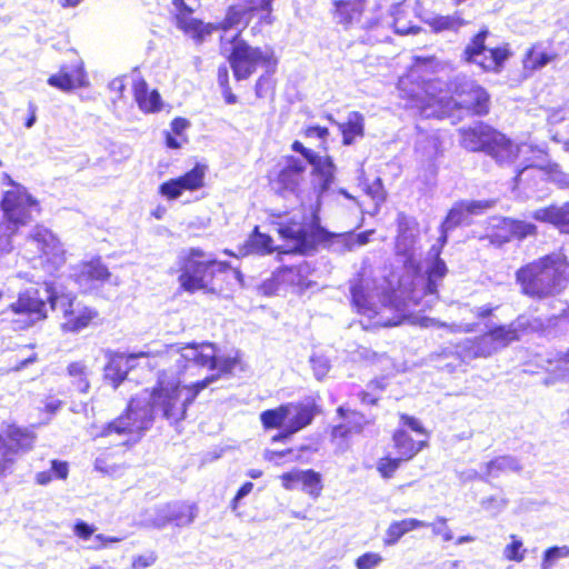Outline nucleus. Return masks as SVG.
Wrapping results in <instances>:
<instances>
[{"mask_svg": "<svg viewBox=\"0 0 569 569\" xmlns=\"http://www.w3.org/2000/svg\"><path fill=\"white\" fill-rule=\"evenodd\" d=\"M427 526H429L428 522L415 518L393 521L386 531L385 545L393 546L403 535L418 528H426Z\"/></svg>", "mask_w": 569, "mask_h": 569, "instance_id": "c85d7f7f", "label": "nucleus"}, {"mask_svg": "<svg viewBox=\"0 0 569 569\" xmlns=\"http://www.w3.org/2000/svg\"><path fill=\"white\" fill-rule=\"evenodd\" d=\"M333 18L337 23L349 28L358 23L365 10L363 0H336Z\"/></svg>", "mask_w": 569, "mask_h": 569, "instance_id": "b1692460", "label": "nucleus"}, {"mask_svg": "<svg viewBox=\"0 0 569 569\" xmlns=\"http://www.w3.org/2000/svg\"><path fill=\"white\" fill-rule=\"evenodd\" d=\"M526 327V321L518 318L516 321L507 326H496L489 330L497 348L503 349L513 341L519 340L520 331Z\"/></svg>", "mask_w": 569, "mask_h": 569, "instance_id": "bb28decb", "label": "nucleus"}, {"mask_svg": "<svg viewBox=\"0 0 569 569\" xmlns=\"http://www.w3.org/2000/svg\"><path fill=\"white\" fill-rule=\"evenodd\" d=\"M279 167L276 177L271 179L272 189L283 197L298 194L306 171L305 161L290 156L284 159L283 164L279 163Z\"/></svg>", "mask_w": 569, "mask_h": 569, "instance_id": "4468645a", "label": "nucleus"}, {"mask_svg": "<svg viewBox=\"0 0 569 569\" xmlns=\"http://www.w3.org/2000/svg\"><path fill=\"white\" fill-rule=\"evenodd\" d=\"M250 11L242 6H231L226 18L218 26H213V30L222 29L226 32L230 29L238 28Z\"/></svg>", "mask_w": 569, "mask_h": 569, "instance_id": "a19ab883", "label": "nucleus"}, {"mask_svg": "<svg viewBox=\"0 0 569 569\" xmlns=\"http://www.w3.org/2000/svg\"><path fill=\"white\" fill-rule=\"evenodd\" d=\"M52 472L58 479H66L68 477V465L64 461L52 460L51 470L40 471L36 475V482L41 486L48 485L52 480Z\"/></svg>", "mask_w": 569, "mask_h": 569, "instance_id": "c03bdc74", "label": "nucleus"}, {"mask_svg": "<svg viewBox=\"0 0 569 569\" xmlns=\"http://www.w3.org/2000/svg\"><path fill=\"white\" fill-rule=\"evenodd\" d=\"M397 221L399 233L397 237L396 249L398 253L409 256L415 243V236L411 230L413 221L403 213L398 214Z\"/></svg>", "mask_w": 569, "mask_h": 569, "instance_id": "473e14b6", "label": "nucleus"}, {"mask_svg": "<svg viewBox=\"0 0 569 569\" xmlns=\"http://www.w3.org/2000/svg\"><path fill=\"white\" fill-rule=\"evenodd\" d=\"M47 301L51 309L63 313L64 322L61 325L66 332H79L87 328L98 317V312L82 305L70 295H57L46 284L44 296L38 289H27L21 292L18 300L10 305L17 318L11 319L14 330L30 328L36 322L47 318Z\"/></svg>", "mask_w": 569, "mask_h": 569, "instance_id": "7ed1b4c3", "label": "nucleus"}, {"mask_svg": "<svg viewBox=\"0 0 569 569\" xmlns=\"http://www.w3.org/2000/svg\"><path fill=\"white\" fill-rule=\"evenodd\" d=\"M465 21L458 16H440L431 20L430 26L437 32L443 30H458Z\"/></svg>", "mask_w": 569, "mask_h": 569, "instance_id": "a18cd8bd", "label": "nucleus"}, {"mask_svg": "<svg viewBox=\"0 0 569 569\" xmlns=\"http://www.w3.org/2000/svg\"><path fill=\"white\" fill-rule=\"evenodd\" d=\"M351 301L357 311L372 320L373 326L393 327L405 318V305L396 292H386L377 306L373 297L367 291L362 279H356L350 287Z\"/></svg>", "mask_w": 569, "mask_h": 569, "instance_id": "423d86ee", "label": "nucleus"}, {"mask_svg": "<svg viewBox=\"0 0 569 569\" xmlns=\"http://www.w3.org/2000/svg\"><path fill=\"white\" fill-rule=\"evenodd\" d=\"M67 373L72 386L80 392L87 393L90 389L89 376L91 373L83 360L73 361L68 365Z\"/></svg>", "mask_w": 569, "mask_h": 569, "instance_id": "f704fd0d", "label": "nucleus"}, {"mask_svg": "<svg viewBox=\"0 0 569 569\" xmlns=\"http://www.w3.org/2000/svg\"><path fill=\"white\" fill-rule=\"evenodd\" d=\"M556 58V54H549L546 51L540 50L539 47L535 46L529 49L526 53L523 66L528 70H538L546 67Z\"/></svg>", "mask_w": 569, "mask_h": 569, "instance_id": "ea45409f", "label": "nucleus"}, {"mask_svg": "<svg viewBox=\"0 0 569 569\" xmlns=\"http://www.w3.org/2000/svg\"><path fill=\"white\" fill-rule=\"evenodd\" d=\"M272 239L266 233L259 232L258 227L254 228L253 232L250 234L249 239L244 244V253H257V254H268L272 252Z\"/></svg>", "mask_w": 569, "mask_h": 569, "instance_id": "e433bc0d", "label": "nucleus"}, {"mask_svg": "<svg viewBox=\"0 0 569 569\" xmlns=\"http://www.w3.org/2000/svg\"><path fill=\"white\" fill-rule=\"evenodd\" d=\"M393 442L399 453V458L403 461L412 459L425 446H427V441H415L405 430H397L395 432Z\"/></svg>", "mask_w": 569, "mask_h": 569, "instance_id": "c756f323", "label": "nucleus"}, {"mask_svg": "<svg viewBox=\"0 0 569 569\" xmlns=\"http://www.w3.org/2000/svg\"><path fill=\"white\" fill-rule=\"evenodd\" d=\"M30 246H34L40 252L41 261L49 263L48 271L52 272L64 263V250L58 238L44 227H36L28 239Z\"/></svg>", "mask_w": 569, "mask_h": 569, "instance_id": "ddd939ff", "label": "nucleus"}, {"mask_svg": "<svg viewBox=\"0 0 569 569\" xmlns=\"http://www.w3.org/2000/svg\"><path fill=\"white\" fill-rule=\"evenodd\" d=\"M417 76L411 72L398 81V90L402 98L408 99L409 107L419 110L423 118L442 119L450 117L455 109H467L477 116L489 112L490 98L487 91L473 80L458 74L451 82L452 91L458 99L447 94L437 96L441 82L438 80L420 83Z\"/></svg>", "mask_w": 569, "mask_h": 569, "instance_id": "f03ea898", "label": "nucleus"}, {"mask_svg": "<svg viewBox=\"0 0 569 569\" xmlns=\"http://www.w3.org/2000/svg\"><path fill=\"white\" fill-rule=\"evenodd\" d=\"M569 279V263L561 252L547 254L516 272L521 292L528 297L543 299L559 293Z\"/></svg>", "mask_w": 569, "mask_h": 569, "instance_id": "20e7f679", "label": "nucleus"}, {"mask_svg": "<svg viewBox=\"0 0 569 569\" xmlns=\"http://www.w3.org/2000/svg\"><path fill=\"white\" fill-rule=\"evenodd\" d=\"M134 100L143 112H156L161 109V98L157 90L149 91L142 78L133 81Z\"/></svg>", "mask_w": 569, "mask_h": 569, "instance_id": "393cba45", "label": "nucleus"}, {"mask_svg": "<svg viewBox=\"0 0 569 569\" xmlns=\"http://www.w3.org/2000/svg\"><path fill=\"white\" fill-rule=\"evenodd\" d=\"M11 452L12 449L7 446L3 437L0 435V477L3 476L12 465V459L9 457Z\"/></svg>", "mask_w": 569, "mask_h": 569, "instance_id": "bf43d9fd", "label": "nucleus"}, {"mask_svg": "<svg viewBox=\"0 0 569 569\" xmlns=\"http://www.w3.org/2000/svg\"><path fill=\"white\" fill-rule=\"evenodd\" d=\"M282 486L287 490H293L298 485L313 498H318L322 490L321 475L312 469L292 470L280 476Z\"/></svg>", "mask_w": 569, "mask_h": 569, "instance_id": "6ab92c4d", "label": "nucleus"}, {"mask_svg": "<svg viewBox=\"0 0 569 569\" xmlns=\"http://www.w3.org/2000/svg\"><path fill=\"white\" fill-rule=\"evenodd\" d=\"M491 207L490 201H469L455 204L448 212L441 224V236L439 240L443 246L447 242L448 232L460 224H469L470 216L479 213L480 210Z\"/></svg>", "mask_w": 569, "mask_h": 569, "instance_id": "dca6fc26", "label": "nucleus"}, {"mask_svg": "<svg viewBox=\"0 0 569 569\" xmlns=\"http://www.w3.org/2000/svg\"><path fill=\"white\" fill-rule=\"evenodd\" d=\"M368 194L375 200L376 204L385 201V191L382 181L380 178H377L372 184L367 188Z\"/></svg>", "mask_w": 569, "mask_h": 569, "instance_id": "680f3d73", "label": "nucleus"}, {"mask_svg": "<svg viewBox=\"0 0 569 569\" xmlns=\"http://www.w3.org/2000/svg\"><path fill=\"white\" fill-rule=\"evenodd\" d=\"M535 218L557 226L569 224V202L537 210Z\"/></svg>", "mask_w": 569, "mask_h": 569, "instance_id": "c9c22d12", "label": "nucleus"}, {"mask_svg": "<svg viewBox=\"0 0 569 569\" xmlns=\"http://www.w3.org/2000/svg\"><path fill=\"white\" fill-rule=\"evenodd\" d=\"M1 209L8 223L18 228L33 218V214L39 211V206L24 189L16 188L3 194Z\"/></svg>", "mask_w": 569, "mask_h": 569, "instance_id": "9b49d317", "label": "nucleus"}, {"mask_svg": "<svg viewBox=\"0 0 569 569\" xmlns=\"http://www.w3.org/2000/svg\"><path fill=\"white\" fill-rule=\"evenodd\" d=\"M270 89V79L266 76H261L256 82V96L263 98Z\"/></svg>", "mask_w": 569, "mask_h": 569, "instance_id": "774afa93", "label": "nucleus"}, {"mask_svg": "<svg viewBox=\"0 0 569 569\" xmlns=\"http://www.w3.org/2000/svg\"><path fill=\"white\" fill-rule=\"evenodd\" d=\"M217 365L213 367V369H217L221 373H229L231 372L234 367L238 363L237 357H223L220 358L217 356Z\"/></svg>", "mask_w": 569, "mask_h": 569, "instance_id": "e2e57ef3", "label": "nucleus"}, {"mask_svg": "<svg viewBox=\"0 0 569 569\" xmlns=\"http://www.w3.org/2000/svg\"><path fill=\"white\" fill-rule=\"evenodd\" d=\"M290 408L287 426L295 433L310 425L315 417L313 406L310 403H286Z\"/></svg>", "mask_w": 569, "mask_h": 569, "instance_id": "cd10ccee", "label": "nucleus"}, {"mask_svg": "<svg viewBox=\"0 0 569 569\" xmlns=\"http://www.w3.org/2000/svg\"><path fill=\"white\" fill-rule=\"evenodd\" d=\"M122 541L121 537H111L102 533L94 535L91 539V545L89 546L92 550H100L103 548L110 547L111 543Z\"/></svg>", "mask_w": 569, "mask_h": 569, "instance_id": "4d7b16f0", "label": "nucleus"}, {"mask_svg": "<svg viewBox=\"0 0 569 569\" xmlns=\"http://www.w3.org/2000/svg\"><path fill=\"white\" fill-rule=\"evenodd\" d=\"M137 358L136 355L124 356L122 353H110L109 360L104 366L103 378L114 389L127 378L132 367L131 362Z\"/></svg>", "mask_w": 569, "mask_h": 569, "instance_id": "4be33fe9", "label": "nucleus"}, {"mask_svg": "<svg viewBox=\"0 0 569 569\" xmlns=\"http://www.w3.org/2000/svg\"><path fill=\"white\" fill-rule=\"evenodd\" d=\"M221 53L227 58L236 80L241 81L253 74L258 66H276L277 60L271 48L261 49L250 46L241 38V30L231 37H221Z\"/></svg>", "mask_w": 569, "mask_h": 569, "instance_id": "39448f33", "label": "nucleus"}, {"mask_svg": "<svg viewBox=\"0 0 569 569\" xmlns=\"http://www.w3.org/2000/svg\"><path fill=\"white\" fill-rule=\"evenodd\" d=\"M439 253L437 252L436 256ZM447 273V266L439 257L435 259L428 269V279L426 283V295L433 296L437 293L438 283Z\"/></svg>", "mask_w": 569, "mask_h": 569, "instance_id": "58836bf2", "label": "nucleus"}, {"mask_svg": "<svg viewBox=\"0 0 569 569\" xmlns=\"http://www.w3.org/2000/svg\"><path fill=\"white\" fill-rule=\"evenodd\" d=\"M488 33V30H482L476 34L466 47L463 54L468 62L476 63L483 70H498L508 58V50L486 47L485 40Z\"/></svg>", "mask_w": 569, "mask_h": 569, "instance_id": "f8f14e48", "label": "nucleus"}, {"mask_svg": "<svg viewBox=\"0 0 569 569\" xmlns=\"http://www.w3.org/2000/svg\"><path fill=\"white\" fill-rule=\"evenodd\" d=\"M204 170L203 166L197 164L183 176L161 183L159 192L167 199L173 200L179 198L184 190H197L203 186Z\"/></svg>", "mask_w": 569, "mask_h": 569, "instance_id": "f3484780", "label": "nucleus"}, {"mask_svg": "<svg viewBox=\"0 0 569 569\" xmlns=\"http://www.w3.org/2000/svg\"><path fill=\"white\" fill-rule=\"evenodd\" d=\"M382 562V557L376 552H366L356 561L357 569H373Z\"/></svg>", "mask_w": 569, "mask_h": 569, "instance_id": "5fc2aeb1", "label": "nucleus"}, {"mask_svg": "<svg viewBox=\"0 0 569 569\" xmlns=\"http://www.w3.org/2000/svg\"><path fill=\"white\" fill-rule=\"evenodd\" d=\"M7 435L10 441L14 443L17 449L21 450L31 449L36 439L32 432L16 426L9 427Z\"/></svg>", "mask_w": 569, "mask_h": 569, "instance_id": "79ce46f5", "label": "nucleus"}, {"mask_svg": "<svg viewBox=\"0 0 569 569\" xmlns=\"http://www.w3.org/2000/svg\"><path fill=\"white\" fill-rule=\"evenodd\" d=\"M157 561V555L149 552L147 555L138 556L132 561L133 569H144L152 566Z\"/></svg>", "mask_w": 569, "mask_h": 569, "instance_id": "69168bd1", "label": "nucleus"}, {"mask_svg": "<svg viewBox=\"0 0 569 569\" xmlns=\"http://www.w3.org/2000/svg\"><path fill=\"white\" fill-rule=\"evenodd\" d=\"M151 527L162 529L170 523L169 507L168 505L154 509L151 517L148 519Z\"/></svg>", "mask_w": 569, "mask_h": 569, "instance_id": "09e8293b", "label": "nucleus"}, {"mask_svg": "<svg viewBox=\"0 0 569 569\" xmlns=\"http://www.w3.org/2000/svg\"><path fill=\"white\" fill-rule=\"evenodd\" d=\"M569 557V546L551 547L543 553V567H550L555 561Z\"/></svg>", "mask_w": 569, "mask_h": 569, "instance_id": "3c124183", "label": "nucleus"}, {"mask_svg": "<svg viewBox=\"0 0 569 569\" xmlns=\"http://www.w3.org/2000/svg\"><path fill=\"white\" fill-rule=\"evenodd\" d=\"M17 228H13L12 224L8 223L4 230L0 228V250L1 251H10L12 248L11 244V234L14 233Z\"/></svg>", "mask_w": 569, "mask_h": 569, "instance_id": "0e129e2a", "label": "nucleus"}, {"mask_svg": "<svg viewBox=\"0 0 569 569\" xmlns=\"http://www.w3.org/2000/svg\"><path fill=\"white\" fill-rule=\"evenodd\" d=\"M48 84L64 92L84 87L87 80L82 63L73 67L62 66L58 73L49 77Z\"/></svg>", "mask_w": 569, "mask_h": 569, "instance_id": "412c9836", "label": "nucleus"}, {"mask_svg": "<svg viewBox=\"0 0 569 569\" xmlns=\"http://www.w3.org/2000/svg\"><path fill=\"white\" fill-rule=\"evenodd\" d=\"M403 461L400 458H385L378 463V470L383 478H391L395 471L399 468L400 462Z\"/></svg>", "mask_w": 569, "mask_h": 569, "instance_id": "6e6d98bb", "label": "nucleus"}, {"mask_svg": "<svg viewBox=\"0 0 569 569\" xmlns=\"http://www.w3.org/2000/svg\"><path fill=\"white\" fill-rule=\"evenodd\" d=\"M487 154L492 157L500 164H510L517 158H522L523 167L518 171L516 179L521 181L522 176L538 169L542 171L547 164V154L543 149L535 148L531 144H513L505 134L496 131L492 142L489 144Z\"/></svg>", "mask_w": 569, "mask_h": 569, "instance_id": "6e6552de", "label": "nucleus"}, {"mask_svg": "<svg viewBox=\"0 0 569 569\" xmlns=\"http://www.w3.org/2000/svg\"><path fill=\"white\" fill-rule=\"evenodd\" d=\"M301 156L312 166V173L318 180L316 190L318 198L320 199L333 183L336 166L330 157L319 156L317 152L308 148L305 149Z\"/></svg>", "mask_w": 569, "mask_h": 569, "instance_id": "a211bd4d", "label": "nucleus"}, {"mask_svg": "<svg viewBox=\"0 0 569 569\" xmlns=\"http://www.w3.org/2000/svg\"><path fill=\"white\" fill-rule=\"evenodd\" d=\"M511 543L507 545L503 549V556L510 561L520 562L525 558L526 550L522 549V541L515 535H511Z\"/></svg>", "mask_w": 569, "mask_h": 569, "instance_id": "de8ad7c7", "label": "nucleus"}, {"mask_svg": "<svg viewBox=\"0 0 569 569\" xmlns=\"http://www.w3.org/2000/svg\"><path fill=\"white\" fill-rule=\"evenodd\" d=\"M433 535L441 536L443 541H450L453 538L451 529L447 525V519L445 517H437L436 521L432 523H428Z\"/></svg>", "mask_w": 569, "mask_h": 569, "instance_id": "864d4df0", "label": "nucleus"}, {"mask_svg": "<svg viewBox=\"0 0 569 569\" xmlns=\"http://www.w3.org/2000/svg\"><path fill=\"white\" fill-rule=\"evenodd\" d=\"M308 271L309 267L306 263L293 267H283L278 270L276 278L278 281L289 282L290 284L299 288V290H303L309 288L311 283L307 279Z\"/></svg>", "mask_w": 569, "mask_h": 569, "instance_id": "7c9ffc66", "label": "nucleus"}, {"mask_svg": "<svg viewBox=\"0 0 569 569\" xmlns=\"http://www.w3.org/2000/svg\"><path fill=\"white\" fill-rule=\"evenodd\" d=\"M70 277L82 292H92L106 283L119 286L118 277H112L100 258L82 261L72 267Z\"/></svg>", "mask_w": 569, "mask_h": 569, "instance_id": "9d476101", "label": "nucleus"}, {"mask_svg": "<svg viewBox=\"0 0 569 569\" xmlns=\"http://www.w3.org/2000/svg\"><path fill=\"white\" fill-rule=\"evenodd\" d=\"M329 120L337 124L341 134L345 146H350L357 138H362L365 133V118L361 113L352 111L348 114L346 122H337L332 117Z\"/></svg>", "mask_w": 569, "mask_h": 569, "instance_id": "a878e982", "label": "nucleus"}, {"mask_svg": "<svg viewBox=\"0 0 569 569\" xmlns=\"http://www.w3.org/2000/svg\"><path fill=\"white\" fill-rule=\"evenodd\" d=\"M126 417V421L129 422V423H132L134 421V419L137 418V415L131 412L130 410V405L128 406V410L124 415H121L120 417L116 418L114 420H112L111 422H109L107 426H104L101 430V432L98 435L99 437H102V438H113V441H117V438H123L122 441H120L119 443L120 445H129L130 442H136L142 435V432L147 429L150 428V426L152 425V422L144 429H141L139 432L134 433V432H119V431H116V430H112L110 432L107 433V429L113 423L116 422L118 419L120 418H123Z\"/></svg>", "mask_w": 569, "mask_h": 569, "instance_id": "72a5a7b5", "label": "nucleus"}, {"mask_svg": "<svg viewBox=\"0 0 569 569\" xmlns=\"http://www.w3.org/2000/svg\"><path fill=\"white\" fill-rule=\"evenodd\" d=\"M480 505L483 510L489 511L496 516V515L500 513L507 507L508 500L502 497L490 496V497L483 498L480 501Z\"/></svg>", "mask_w": 569, "mask_h": 569, "instance_id": "8fccbe9b", "label": "nucleus"}, {"mask_svg": "<svg viewBox=\"0 0 569 569\" xmlns=\"http://www.w3.org/2000/svg\"><path fill=\"white\" fill-rule=\"evenodd\" d=\"M176 8V24L179 29L201 42L213 31V24H204L202 21L191 17L194 9L184 0H173Z\"/></svg>", "mask_w": 569, "mask_h": 569, "instance_id": "2eb2a0df", "label": "nucleus"}, {"mask_svg": "<svg viewBox=\"0 0 569 569\" xmlns=\"http://www.w3.org/2000/svg\"><path fill=\"white\" fill-rule=\"evenodd\" d=\"M471 351L473 352L475 357L486 358L496 353L497 351H499V349L497 348L492 336L488 331L485 335L477 337L472 341Z\"/></svg>", "mask_w": 569, "mask_h": 569, "instance_id": "37998d69", "label": "nucleus"}, {"mask_svg": "<svg viewBox=\"0 0 569 569\" xmlns=\"http://www.w3.org/2000/svg\"><path fill=\"white\" fill-rule=\"evenodd\" d=\"M281 234L289 239L292 243L290 244L291 250L299 251L301 253H311L316 250V247L320 242H328L331 239H337L338 242H341L346 250L351 251L356 247H361L369 241L370 234L373 233V230L360 232L358 234L351 233H340L335 234L330 233L322 227H317L312 231H307L306 229H301L298 227H286L280 230Z\"/></svg>", "mask_w": 569, "mask_h": 569, "instance_id": "1a4fd4ad", "label": "nucleus"}, {"mask_svg": "<svg viewBox=\"0 0 569 569\" xmlns=\"http://www.w3.org/2000/svg\"><path fill=\"white\" fill-rule=\"evenodd\" d=\"M482 473L473 472V478L488 482L490 478H498L509 472H519L522 467L519 461L511 456H501L483 465Z\"/></svg>", "mask_w": 569, "mask_h": 569, "instance_id": "5701e85b", "label": "nucleus"}, {"mask_svg": "<svg viewBox=\"0 0 569 569\" xmlns=\"http://www.w3.org/2000/svg\"><path fill=\"white\" fill-rule=\"evenodd\" d=\"M246 4V8L252 12L254 10H269L273 0H239Z\"/></svg>", "mask_w": 569, "mask_h": 569, "instance_id": "338daca9", "label": "nucleus"}, {"mask_svg": "<svg viewBox=\"0 0 569 569\" xmlns=\"http://www.w3.org/2000/svg\"><path fill=\"white\" fill-rule=\"evenodd\" d=\"M310 363H311L315 377L318 380L323 379L330 370L329 360L323 356H312L310 358Z\"/></svg>", "mask_w": 569, "mask_h": 569, "instance_id": "603ef678", "label": "nucleus"}, {"mask_svg": "<svg viewBox=\"0 0 569 569\" xmlns=\"http://www.w3.org/2000/svg\"><path fill=\"white\" fill-rule=\"evenodd\" d=\"M227 268L226 262H219L211 254L191 248L180 256V286L188 292L197 290L213 291L210 286L214 273L223 272Z\"/></svg>", "mask_w": 569, "mask_h": 569, "instance_id": "0eeeda50", "label": "nucleus"}, {"mask_svg": "<svg viewBox=\"0 0 569 569\" xmlns=\"http://www.w3.org/2000/svg\"><path fill=\"white\" fill-rule=\"evenodd\" d=\"M290 408L281 405L276 409H268L260 413V421L264 429H277L286 426Z\"/></svg>", "mask_w": 569, "mask_h": 569, "instance_id": "4c0bfd02", "label": "nucleus"}, {"mask_svg": "<svg viewBox=\"0 0 569 569\" xmlns=\"http://www.w3.org/2000/svg\"><path fill=\"white\" fill-rule=\"evenodd\" d=\"M170 523L177 527L191 525L198 516V507L194 503L173 502L168 503Z\"/></svg>", "mask_w": 569, "mask_h": 569, "instance_id": "2f4dec72", "label": "nucleus"}, {"mask_svg": "<svg viewBox=\"0 0 569 569\" xmlns=\"http://www.w3.org/2000/svg\"><path fill=\"white\" fill-rule=\"evenodd\" d=\"M167 357L174 366L160 372L157 386L150 392L143 390L130 401L131 412L137 415L132 423L126 417L118 419L108 429L107 433L139 432L147 428L157 413L170 423L184 419L187 407L196 399L198 393L211 383L216 377H206L201 381L182 385L181 376L194 377L202 368L213 370L217 365V348L210 342H192L184 347L170 346Z\"/></svg>", "mask_w": 569, "mask_h": 569, "instance_id": "f257e3e1", "label": "nucleus"}, {"mask_svg": "<svg viewBox=\"0 0 569 569\" xmlns=\"http://www.w3.org/2000/svg\"><path fill=\"white\" fill-rule=\"evenodd\" d=\"M94 531V526L89 525L82 520H78L73 527L74 535L82 540H89L93 536Z\"/></svg>", "mask_w": 569, "mask_h": 569, "instance_id": "052dcab7", "label": "nucleus"}, {"mask_svg": "<svg viewBox=\"0 0 569 569\" xmlns=\"http://www.w3.org/2000/svg\"><path fill=\"white\" fill-rule=\"evenodd\" d=\"M506 224L511 236L519 240L533 234L536 231V226L526 221L509 220Z\"/></svg>", "mask_w": 569, "mask_h": 569, "instance_id": "49530a36", "label": "nucleus"}, {"mask_svg": "<svg viewBox=\"0 0 569 569\" xmlns=\"http://www.w3.org/2000/svg\"><path fill=\"white\" fill-rule=\"evenodd\" d=\"M422 326L429 327V326H438L442 328H448L451 332H471L473 331V325H447L445 322H439L436 319L427 318L425 319Z\"/></svg>", "mask_w": 569, "mask_h": 569, "instance_id": "13d9d810", "label": "nucleus"}, {"mask_svg": "<svg viewBox=\"0 0 569 569\" xmlns=\"http://www.w3.org/2000/svg\"><path fill=\"white\" fill-rule=\"evenodd\" d=\"M461 146L469 151H485L487 153L489 144L492 142L496 130L489 126L478 122L473 127L461 128Z\"/></svg>", "mask_w": 569, "mask_h": 569, "instance_id": "aec40b11", "label": "nucleus"}]
</instances>
